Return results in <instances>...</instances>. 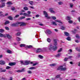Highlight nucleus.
Masks as SVG:
<instances>
[{"label":"nucleus","instance_id":"obj_62","mask_svg":"<svg viewBox=\"0 0 80 80\" xmlns=\"http://www.w3.org/2000/svg\"><path fill=\"white\" fill-rule=\"evenodd\" d=\"M73 57L72 56H69L68 57V58H72Z\"/></svg>","mask_w":80,"mask_h":80},{"label":"nucleus","instance_id":"obj_28","mask_svg":"<svg viewBox=\"0 0 80 80\" xmlns=\"http://www.w3.org/2000/svg\"><path fill=\"white\" fill-rule=\"evenodd\" d=\"M61 55V53H59L58 54H57L56 55V57L58 58V57H59Z\"/></svg>","mask_w":80,"mask_h":80},{"label":"nucleus","instance_id":"obj_14","mask_svg":"<svg viewBox=\"0 0 80 80\" xmlns=\"http://www.w3.org/2000/svg\"><path fill=\"white\" fill-rule=\"evenodd\" d=\"M62 68H63V66H61L57 68V70H62Z\"/></svg>","mask_w":80,"mask_h":80},{"label":"nucleus","instance_id":"obj_11","mask_svg":"<svg viewBox=\"0 0 80 80\" xmlns=\"http://www.w3.org/2000/svg\"><path fill=\"white\" fill-rule=\"evenodd\" d=\"M57 46H53L52 50H54V51H55V50H57Z\"/></svg>","mask_w":80,"mask_h":80},{"label":"nucleus","instance_id":"obj_33","mask_svg":"<svg viewBox=\"0 0 80 80\" xmlns=\"http://www.w3.org/2000/svg\"><path fill=\"white\" fill-rule=\"evenodd\" d=\"M51 18H52V20H56L57 19L56 17L54 16H51Z\"/></svg>","mask_w":80,"mask_h":80},{"label":"nucleus","instance_id":"obj_49","mask_svg":"<svg viewBox=\"0 0 80 80\" xmlns=\"http://www.w3.org/2000/svg\"><path fill=\"white\" fill-rule=\"evenodd\" d=\"M7 71L6 69H3L1 71V72H5Z\"/></svg>","mask_w":80,"mask_h":80},{"label":"nucleus","instance_id":"obj_57","mask_svg":"<svg viewBox=\"0 0 80 80\" xmlns=\"http://www.w3.org/2000/svg\"><path fill=\"white\" fill-rule=\"evenodd\" d=\"M20 17V15L18 14L15 16V18H18V17Z\"/></svg>","mask_w":80,"mask_h":80},{"label":"nucleus","instance_id":"obj_40","mask_svg":"<svg viewBox=\"0 0 80 80\" xmlns=\"http://www.w3.org/2000/svg\"><path fill=\"white\" fill-rule=\"evenodd\" d=\"M60 75H58L55 78H60Z\"/></svg>","mask_w":80,"mask_h":80},{"label":"nucleus","instance_id":"obj_63","mask_svg":"<svg viewBox=\"0 0 80 80\" xmlns=\"http://www.w3.org/2000/svg\"><path fill=\"white\" fill-rule=\"evenodd\" d=\"M28 14H30V13H31V12L30 11H28Z\"/></svg>","mask_w":80,"mask_h":80},{"label":"nucleus","instance_id":"obj_32","mask_svg":"<svg viewBox=\"0 0 80 80\" xmlns=\"http://www.w3.org/2000/svg\"><path fill=\"white\" fill-rule=\"evenodd\" d=\"M61 30H65V27L63 26H62L61 27Z\"/></svg>","mask_w":80,"mask_h":80},{"label":"nucleus","instance_id":"obj_44","mask_svg":"<svg viewBox=\"0 0 80 80\" xmlns=\"http://www.w3.org/2000/svg\"><path fill=\"white\" fill-rule=\"evenodd\" d=\"M76 37L77 38H80V36L78 34H76Z\"/></svg>","mask_w":80,"mask_h":80},{"label":"nucleus","instance_id":"obj_48","mask_svg":"<svg viewBox=\"0 0 80 80\" xmlns=\"http://www.w3.org/2000/svg\"><path fill=\"white\" fill-rule=\"evenodd\" d=\"M25 45L24 44H21L20 45V47H25Z\"/></svg>","mask_w":80,"mask_h":80},{"label":"nucleus","instance_id":"obj_47","mask_svg":"<svg viewBox=\"0 0 80 80\" xmlns=\"http://www.w3.org/2000/svg\"><path fill=\"white\" fill-rule=\"evenodd\" d=\"M10 68H11V67H9V66H7L6 67V69H7V70H8Z\"/></svg>","mask_w":80,"mask_h":80},{"label":"nucleus","instance_id":"obj_15","mask_svg":"<svg viewBox=\"0 0 80 80\" xmlns=\"http://www.w3.org/2000/svg\"><path fill=\"white\" fill-rule=\"evenodd\" d=\"M25 47H27V48H32L33 47H32V45H27Z\"/></svg>","mask_w":80,"mask_h":80},{"label":"nucleus","instance_id":"obj_12","mask_svg":"<svg viewBox=\"0 0 80 80\" xmlns=\"http://www.w3.org/2000/svg\"><path fill=\"white\" fill-rule=\"evenodd\" d=\"M5 62L3 61H0V64L1 65H4L5 64Z\"/></svg>","mask_w":80,"mask_h":80},{"label":"nucleus","instance_id":"obj_3","mask_svg":"<svg viewBox=\"0 0 80 80\" xmlns=\"http://www.w3.org/2000/svg\"><path fill=\"white\" fill-rule=\"evenodd\" d=\"M18 25H20L21 27H24L27 25V24L24 22H18Z\"/></svg>","mask_w":80,"mask_h":80},{"label":"nucleus","instance_id":"obj_60","mask_svg":"<svg viewBox=\"0 0 80 80\" xmlns=\"http://www.w3.org/2000/svg\"><path fill=\"white\" fill-rule=\"evenodd\" d=\"M27 13L25 12L24 13H23V15H24V16H27Z\"/></svg>","mask_w":80,"mask_h":80},{"label":"nucleus","instance_id":"obj_58","mask_svg":"<svg viewBox=\"0 0 80 80\" xmlns=\"http://www.w3.org/2000/svg\"><path fill=\"white\" fill-rule=\"evenodd\" d=\"M31 16H32V15L28 14H27L26 15V17H31Z\"/></svg>","mask_w":80,"mask_h":80},{"label":"nucleus","instance_id":"obj_50","mask_svg":"<svg viewBox=\"0 0 80 80\" xmlns=\"http://www.w3.org/2000/svg\"><path fill=\"white\" fill-rule=\"evenodd\" d=\"M62 48H60V49L58 51V52L59 53L60 52H62Z\"/></svg>","mask_w":80,"mask_h":80},{"label":"nucleus","instance_id":"obj_35","mask_svg":"<svg viewBox=\"0 0 80 80\" xmlns=\"http://www.w3.org/2000/svg\"><path fill=\"white\" fill-rule=\"evenodd\" d=\"M16 40L18 41H20V40H21V38L18 37H17L16 38Z\"/></svg>","mask_w":80,"mask_h":80},{"label":"nucleus","instance_id":"obj_38","mask_svg":"<svg viewBox=\"0 0 80 80\" xmlns=\"http://www.w3.org/2000/svg\"><path fill=\"white\" fill-rule=\"evenodd\" d=\"M52 25H57V24L55 22H52Z\"/></svg>","mask_w":80,"mask_h":80},{"label":"nucleus","instance_id":"obj_59","mask_svg":"<svg viewBox=\"0 0 80 80\" xmlns=\"http://www.w3.org/2000/svg\"><path fill=\"white\" fill-rule=\"evenodd\" d=\"M38 64V63H36L33 64L32 66H35V65H37Z\"/></svg>","mask_w":80,"mask_h":80},{"label":"nucleus","instance_id":"obj_7","mask_svg":"<svg viewBox=\"0 0 80 80\" xmlns=\"http://www.w3.org/2000/svg\"><path fill=\"white\" fill-rule=\"evenodd\" d=\"M16 64V62H10L9 63V65H10V66H13V65H15Z\"/></svg>","mask_w":80,"mask_h":80},{"label":"nucleus","instance_id":"obj_37","mask_svg":"<svg viewBox=\"0 0 80 80\" xmlns=\"http://www.w3.org/2000/svg\"><path fill=\"white\" fill-rule=\"evenodd\" d=\"M38 57H39V58H41V59H42V58H43V56L40 55H38Z\"/></svg>","mask_w":80,"mask_h":80},{"label":"nucleus","instance_id":"obj_53","mask_svg":"<svg viewBox=\"0 0 80 80\" xmlns=\"http://www.w3.org/2000/svg\"><path fill=\"white\" fill-rule=\"evenodd\" d=\"M68 22H69L70 23H73V21L72 20H70L68 21Z\"/></svg>","mask_w":80,"mask_h":80},{"label":"nucleus","instance_id":"obj_1","mask_svg":"<svg viewBox=\"0 0 80 80\" xmlns=\"http://www.w3.org/2000/svg\"><path fill=\"white\" fill-rule=\"evenodd\" d=\"M21 63L24 65H28L30 63V61H21Z\"/></svg>","mask_w":80,"mask_h":80},{"label":"nucleus","instance_id":"obj_61","mask_svg":"<svg viewBox=\"0 0 80 80\" xmlns=\"http://www.w3.org/2000/svg\"><path fill=\"white\" fill-rule=\"evenodd\" d=\"M16 72H22V71L20 70H17L16 71Z\"/></svg>","mask_w":80,"mask_h":80},{"label":"nucleus","instance_id":"obj_36","mask_svg":"<svg viewBox=\"0 0 80 80\" xmlns=\"http://www.w3.org/2000/svg\"><path fill=\"white\" fill-rule=\"evenodd\" d=\"M5 17V15L3 14H0V17L1 18H2L3 17Z\"/></svg>","mask_w":80,"mask_h":80},{"label":"nucleus","instance_id":"obj_46","mask_svg":"<svg viewBox=\"0 0 80 80\" xmlns=\"http://www.w3.org/2000/svg\"><path fill=\"white\" fill-rule=\"evenodd\" d=\"M58 4L60 5H62V4H63V2H58Z\"/></svg>","mask_w":80,"mask_h":80},{"label":"nucleus","instance_id":"obj_41","mask_svg":"<svg viewBox=\"0 0 80 80\" xmlns=\"http://www.w3.org/2000/svg\"><path fill=\"white\" fill-rule=\"evenodd\" d=\"M5 29H6L7 30H9V28L7 26L5 27Z\"/></svg>","mask_w":80,"mask_h":80},{"label":"nucleus","instance_id":"obj_2","mask_svg":"<svg viewBox=\"0 0 80 80\" xmlns=\"http://www.w3.org/2000/svg\"><path fill=\"white\" fill-rule=\"evenodd\" d=\"M43 14L45 15V17L47 18V19H50L51 17H50L48 16V14L47 13V12L45 11H43Z\"/></svg>","mask_w":80,"mask_h":80},{"label":"nucleus","instance_id":"obj_55","mask_svg":"<svg viewBox=\"0 0 80 80\" xmlns=\"http://www.w3.org/2000/svg\"><path fill=\"white\" fill-rule=\"evenodd\" d=\"M0 37H3V34L2 33H0Z\"/></svg>","mask_w":80,"mask_h":80},{"label":"nucleus","instance_id":"obj_26","mask_svg":"<svg viewBox=\"0 0 80 80\" xmlns=\"http://www.w3.org/2000/svg\"><path fill=\"white\" fill-rule=\"evenodd\" d=\"M23 10H28V8L27 7H25L23 8Z\"/></svg>","mask_w":80,"mask_h":80},{"label":"nucleus","instance_id":"obj_23","mask_svg":"<svg viewBox=\"0 0 80 80\" xmlns=\"http://www.w3.org/2000/svg\"><path fill=\"white\" fill-rule=\"evenodd\" d=\"M7 4L8 5H12V4H13V3L10 1H9L7 2Z\"/></svg>","mask_w":80,"mask_h":80},{"label":"nucleus","instance_id":"obj_27","mask_svg":"<svg viewBox=\"0 0 80 80\" xmlns=\"http://www.w3.org/2000/svg\"><path fill=\"white\" fill-rule=\"evenodd\" d=\"M20 34H21V33L20 32H18L16 34V36H19Z\"/></svg>","mask_w":80,"mask_h":80},{"label":"nucleus","instance_id":"obj_13","mask_svg":"<svg viewBox=\"0 0 80 80\" xmlns=\"http://www.w3.org/2000/svg\"><path fill=\"white\" fill-rule=\"evenodd\" d=\"M55 22H58V23H61V24H62V22H61V21H60V20H58V19L55 20Z\"/></svg>","mask_w":80,"mask_h":80},{"label":"nucleus","instance_id":"obj_22","mask_svg":"<svg viewBox=\"0 0 80 80\" xmlns=\"http://www.w3.org/2000/svg\"><path fill=\"white\" fill-rule=\"evenodd\" d=\"M58 40L57 39H53V43H57Z\"/></svg>","mask_w":80,"mask_h":80},{"label":"nucleus","instance_id":"obj_19","mask_svg":"<svg viewBox=\"0 0 80 80\" xmlns=\"http://www.w3.org/2000/svg\"><path fill=\"white\" fill-rule=\"evenodd\" d=\"M8 18L10 20H13V18L11 16H10L8 17Z\"/></svg>","mask_w":80,"mask_h":80},{"label":"nucleus","instance_id":"obj_8","mask_svg":"<svg viewBox=\"0 0 80 80\" xmlns=\"http://www.w3.org/2000/svg\"><path fill=\"white\" fill-rule=\"evenodd\" d=\"M53 10V8H50L49 9V11L51 13H55V11Z\"/></svg>","mask_w":80,"mask_h":80},{"label":"nucleus","instance_id":"obj_16","mask_svg":"<svg viewBox=\"0 0 80 80\" xmlns=\"http://www.w3.org/2000/svg\"><path fill=\"white\" fill-rule=\"evenodd\" d=\"M64 35H66V36H68L70 35L69 33L67 32H64Z\"/></svg>","mask_w":80,"mask_h":80},{"label":"nucleus","instance_id":"obj_25","mask_svg":"<svg viewBox=\"0 0 80 80\" xmlns=\"http://www.w3.org/2000/svg\"><path fill=\"white\" fill-rule=\"evenodd\" d=\"M67 70V68L66 67L65 68H62V71H65V70Z\"/></svg>","mask_w":80,"mask_h":80},{"label":"nucleus","instance_id":"obj_6","mask_svg":"<svg viewBox=\"0 0 80 80\" xmlns=\"http://www.w3.org/2000/svg\"><path fill=\"white\" fill-rule=\"evenodd\" d=\"M42 49H40V48H38L36 50V53H39L40 52H42Z\"/></svg>","mask_w":80,"mask_h":80},{"label":"nucleus","instance_id":"obj_54","mask_svg":"<svg viewBox=\"0 0 80 80\" xmlns=\"http://www.w3.org/2000/svg\"><path fill=\"white\" fill-rule=\"evenodd\" d=\"M67 17L68 20H70V17L69 16H67Z\"/></svg>","mask_w":80,"mask_h":80},{"label":"nucleus","instance_id":"obj_18","mask_svg":"<svg viewBox=\"0 0 80 80\" xmlns=\"http://www.w3.org/2000/svg\"><path fill=\"white\" fill-rule=\"evenodd\" d=\"M10 22L8 21H7L5 22L4 23V25H7V24H9L10 23Z\"/></svg>","mask_w":80,"mask_h":80},{"label":"nucleus","instance_id":"obj_45","mask_svg":"<svg viewBox=\"0 0 80 80\" xmlns=\"http://www.w3.org/2000/svg\"><path fill=\"white\" fill-rule=\"evenodd\" d=\"M33 1H30L29 2V3H30V5H33Z\"/></svg>","mask_w":80,"mask_h":80},{"label":"nucleus","instance_id":"obj_34","mask_svg":"<svg viewBox=\"0 0 80 80\" xmlns=\"http://www.w3.org/2000/svg\"><path fill=\"white\" fill-rule=\"evenodd\" d=\"M27 72L29 74H31L32 73V71L28 70L27 71Z\"/></svg>","mask_w":80,"mask_h":80},{"label":"nucleus","instance_id":"obj_56","mask_svg":"<svg viewBox=\"0 0 80 80\" xmlns=\"http://www.w3.org/2000/svg\"><path fill=\"white\" fill-rule=\"evenodd\" d=\"M50 66H55L56 65V64L54 63V64H51L50 65Z\"/></svg>","mask_w":80,"mask_h":80},{"label":"nucleus","instance_id":"obj_30","mask_svg":"<svg viewBox=\"0 0 80 80\" xmlns=\"http://www.w3.org/2000/svg\"><path fill=\"white\" fill-rule=\"evenodd\" d=\"M47 32L48 33L49 35H50V34L52 33V32H51V31H50L49 30H48Z\"/></svg>","mask_w":80,"mask_h":80},{"label":"nucleus","instance_id":"obj_43","mask_svg":"<svg viewBox=\"0 0 80 80\" xmlns=\"http://www.w3.org/2000/svg\"><path fill=\"white\" fill-rule=\"evenodd\" d=\"M53 45H54V46H57L58 45V43L57 42H53Z\"/></svg>","mask_w":80,"mask_h":80},{"label":"nucleus","instance_id":"obj_42","mask_svg":"<svg viewBox=\"0 0 80 80\" xmlns=\"http://www.w3.org/2000/svg\"><path fill=\"white\" fill-rule=\"evenodd\" d=\"M70 7L71 8H73V5L72 3H70Z\"/></svg>","mask_w":80,"mask_h":80},{"label":"nucleus","instance_id":"obj_5","mask_svg":"<svg viewBox=\"0 0 80 80\" xmlns=\"http://www.w3.org/2000/svg\"><path fill=\"white\" fill-rule=\"evenodd\" d=\"M53 46L52 44H49V45L48 47V49L49 50H53Z\"/></svg>","mask_w":80,"mask_h":80},{"label":"nucleus","instance_id":"obj_21","mask_svg":"<svg viewBox=\"0 0 80 80\" xmlns=\"http://www.w3.org/2000/svg\"><path fill=\"white\" fill-rule=\"evenodd\" d=\"M29 70H34V69H36V68L35 67H31L29 68Z\"/></svg>","mask_w":80,"mask_h":80},{"label":"nucleus","instance_id":"obj_24","mask_svg":"<svg viewBox=\"0 0 80 80\" xmlns=\"http://www.w3.org/2000/svg\"><path fill=\"white\" fill-rule=\"evenodd\" d=\"M66 39H67V40H68V41H70V40H71V38L70 37H68Z\"/></svg>","mask_w":80,"mask_h":80},{"label":"nucleus","instance_id":"obj_10","mask_svg":"<svg viewBox=\"0 0 80 80\" xmlns=\"http://www.w3.org/2000/svg\"><path fill=\"white\" fill-rule=\"evenodd\" d=\"M6 36L7 38H9V39H11L12 38V36H10L8 34H6Z\"/></svg>","mask_w":80,"mask_h":80},{"label":"nucleus","instance_id":"obj_4","mask_svg":"<svg viewBox=\"0 0 80 80\" xmlns=\"http://www.w3.org/2000/svg\"><path fill=\"white\" fill-rule=\"evenodd\" d=\"M11 26L12 27H18V22H17L16 23H14L11 25Z\"/></svg>","mask_w":80,"mask_h":80},{"label":"nucleus","instance_id":"obj_52","mask_svg":"<svg viewBox=\"0 0 80 80\" xmlns=\"http://www.w3.org/2000/svg\"><path fill=\"white\" fill-rule=\"evenodd\" d=\"M68 58H65V59H64V61H65V62H67V60H68Z\"/></svg>","mask_w":80,"mask_h":80},{"label":"nucleus","instance_id":"obj_9","mask_svg":"<svg viewBox=\"0 0 80 80\" xmlns=\"http://www.w3.org/2000/svg\"><path fill=\"white\" fill-rule=\"evenodd\" d=\"M5 2H2V5H0V8H3L5 6Z\"/></svg>","mask_w":80,"mask_h":80},{"label":"nucleus","instance_id":"obj_31","mask_svg":"<svg viewBox=\"0 0 80 80\" xmlns=\"http://www.w3.org/2000/svg\"><path fill=\"white\" fill-rule=\"evenodd\" d=\"M5 32V30L2 29H0V32L1 33H3V32Z\"/></svg>","mask_w":80,"mask_h":80},{"label":"nucleus","instance_id":"obj_17","mask_svg":"<svg viewBox=\"0 0 80 80\" xmlns=\"http://www.w3.org/2000/svg\"><path fill=\"white\" fill-rule=\"evenodd\" d=\"M48 49V48L47 47L43 48L42 49V51H47V49Z\"/></svg>","mask_w":80,"mask_h":80},{"label":"nucleus","instance_id":"obj_64","mask_svg":"<svg viewBox=\"0 0 80 80\" xmlns=\"http://www.w3.org/2000/svg\"><path fill=\"white\" fill-rule=\"evenodd\" d=\"M78 65L79 66V67H80V62H78Z\"/></svg>","mask_w":80,"mask_h":80},{"label":"nucleus","instance_id":"obj_39","mask_svg":"<svg viewBox=\"0 0 80 80\" xmlns=\"http://www.w3.org/2000/svg\"><path fill=\"white\" fill-rule=\"evenodd\" d=\"M24 18H25V17H22L19 18L20 20H22L23 19H24Z\"/></svg>","mask_w":80,"mask_h":80},{"label":"nucleus","instance_id":"obj_51","mask_svg":"<svg viewBox=\"0 0 80 80\" xmlns=\"http://www.w3.org/2000/svg\"><path fill=\"white\" fill-rule=\"evenodd\" d=\"M7 52L8 53H12V52L10 50H8L7 51Z\"/></svg>","mask_w":80,"mask_h":80},{"label":"nucleus","instance_id":"obj_29","mask_svg":"<svg viewBox=\"0 0 80 80\" xmlns=\"http://www.w3.org/2000/svg\"><path fill=\"white\" fill-rule=\"evenodd\" d=\"M11 10H12V11H14V10H16L15 7H12L11 8Z\"/></svg>","mask_w":80,"mask_h":80},{"label":"nucleus","instance_id":"obj_20","mask_svg":"<svg viewBox=\"0 0 80 80\" xmlns=\"http://www.w3.org/2000/svg\"><path fill=\"white\" fill-rule=\"evenodd\" d=\"M47 40L48 43H50L51 42V39L49 38H48L47 39Z\"/></svg>","mask_w":80,"mask_h":80}]
</instances>
